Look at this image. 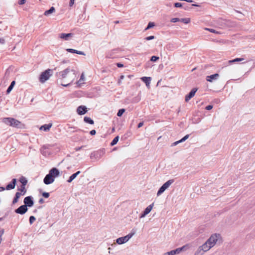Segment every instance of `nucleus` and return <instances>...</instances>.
Returning <instances> with one entry per match:
<instances>
[{
  "instance_id": "f257e3e1",
  "label": "nucleus",
  "mask_w": 255,
  "mask_h": 255,
  "mask_svg": "<svg viewBox=\"0 0 255 255\" xmlns=\"http://www.w3.org/2000/svg\"><path fill=\"white\" fill-rule=\"evenodd\" d=\"M56 76L57 82L62 86L66 87L75 80L76 74L75 70L67 68L63 71L56 73Z\"/></svg>"
},
{
  "instance_id": "f03ea898",
  "label": "nucleus",
  "mask_w": 255,
  "mask_h": 255,
  "mask_svg": "<svg viewBox=\"0 0 255 255\" xmlns=\"http://www.w3.org/2000/svg\"><path fill=\"white\" fill-rule=\"evenodd\" d=\"M2 122L8 126L16 128H22L23 126L20 121L13 118H4Z\"/></svg>"
},
{
  "instance_id": "7ed1b4c3",
  "label": "nucleus",
  "mask_w": 255,
  "mask_h": 255,
  "mask_svg": "<svg viewBox=\"0 0 255 255\" xmlns=\"http://www.w3.org/2000/svg\"><path fill=\"white\" fill-rule=\"evenodd\" d=\"M212 248L206 241L203 245L197 249L194 255H203L204 253L208 251Z\"/></svg>"
},
{
  "instance_id": "20e7f679",
  "label": "nucleus",
  "mask_w": 255,
  "mask_h": 255,
  "mask_svg": "<svg viewBox=\"0 0 255 255\" xmlns=\"http://www.w3.org/2000/svg\"><path fill=\"white\" fill-rule=\"evenodd\" d=\"M136 233V230L132 229L131 232L125 237L119 238L116 240V243L119 245H122L127 243Z\"/></svg>"
},
{
  "instance_id": "39448f33",
  "label": "nucleus",
  "mask_w": 255,
  "mask_h": 255,
  "mask_svg": "<svg viewBox=\"0 0 255 255\" xmlns=\"http://www.w3.org/2000/svg\"><path fill=\"white\" fill-rule=\"evenodd\" d=\"M105 153V149H101L92 152L90 154V158L93 161H97Z\"/></svg>"
},
{
  "instance_id": "423d86ee",
  "label": "nucleus",
  "mask_w": 255,
  "mask_h": 255,
  "mask_svg": "<svg viewBox=\"0 0 255 255\" xmlns=\"http://www.w3.org/2000/svg\"><path fill=\"white\" fill-rule=\"evenodd\" d=\"M52 70L51 69H48L43 72L40 75L39 77V81L40 82L44 83L52 75Z\"/></svg>"
},
{
  "instance_id": "0eeeda50",
  "label": "nucleus",
  "mask_w": 255,
  "mask_h": 255,
  "mask_svg": "<svg viewBox=\"0 0 255 255\" xmlns=\"http://www.w3.org/2000/svg\"><path fill=\"white\" fill-rule=\"evenodd\" d=\"M174 181V179H170L168 180L164 183L157 191V195L159 196L163 193L166 189H167Z\"/></svg>"
},
{
  "instance_id": "6e6552de",
  "label": "nucleus",
  "mask_w": 255,
  "mask_h": 255,
  "mask_svg": "<svg viewBox=\"0 0 255 255\" xmlns=\"http://www.w3.org/2000/svg\"><path fill=\"white\" fill-rule=\"evenodd\" d=\"M220 238V235L215 234L212 235L207 241L208 244H209L212 247H213L216 244L219 238Z\"/></svg>"
},
{
  "instance_id": "1a4fd4ad",
  "label": "nucleus",
  "mask_w": 255,
  "mask_h": 255,
  "mask_svg": "<svg viewBox=\"0 0 255 255\" xmlns=\"http://www.w3.org/2000/svg\"><path fill=\"white\" fill-rule=\"evenodd\" d=\"M24 205L27 208L31 207L34 205V201L33 197L31 196H28L24 199L23 200Z\"/></svg>"
},
{
  "instance_id": "9d476101",
  "label": "nucleus",
  "mask_w": 255,
  "mask_h": 255,
  "mask_svg": "<svg viewBox=\"0 0 255 255\" xmlns=\"http://www.w3.org/2000/svg\"><path fill=\"white\" fill-rule=\"evenodd\" d=\"M139 97H128L125 100V103L127 104L130 103H137L140 101Z\"/></svg>"
},
{
  "instance_id": "9b49d317",
  "label": "nucleus",
  "mask_w": 255,
  "mask_h": 255,
  "mask_svg": "<svg viewBox=\"0 0 255 255\" xmlns=\"http://www.w3.org/2000/svg\"><path fill=\"white\" fill-rule=\"evenodd\" d=\"M28 211V208H27L24 205H21L18 208L14 210V212L16 214L23 215Z\"/></svg>"
},
{
  "instance_id": "f8f14e48",
  "label": "nucleus",
  "mask_w": 255,
  "mask_h": 255,
  "mask_svg": "<svg viewBox=\"0 0 255 255\" xmlns=\"http://www.w3.org/2000/svg\"><path fill=\"white\" fill-rule=\"evenodd\" d=\"M54 181V177H52V175L49 174V173L47 174L45 177H44L43 179V182L44 184L46 185H48L52 183Z\"/></svg>"
},
{
  "instance_id": "ddd939ff",
  "label": "nucleus",
  "mask_w": 255,
  "mask_h": 255,
  "mask_svg": "<svg viewBox=\"0 0 255 255\" xmlns=\"http://www.w3.org/2000/svg\"><path fill=\"white\" fill-rule=\"evenodd\" d=\"M88 112L87 108L85 106H80L77 109V113L79 115H83Z\"/></svg>"
},
{
  "instance_id": "4468645a",
  "label": "nucleus",
  "mask_w": 255,
  "mask_h": 255,
  "mask_svg": "<svg viewBox=\"0 0 255 255\" xmlns=\"http://www.w3.org/2000/svg\"><path fill=\"white\" fill-rule=\"evenodd\" d=\"M73 36V34L71 33H61L59 34L58 37L63 39L64 40H68L70 39V38H71Z\"/></svg>"
},
{
  "instance_id": "2eb2a0df",
  "label": "nucleus",
  "mask_w": 255,
  "mask_h": 255,
  "mask_svg": "<svg viewBox=\"0 0 255 255\" xmlns=\"http://www.w3.org/2000/svg\"><path fill=\"white\" fill-rule=\"evenodd\" d=\"M16 183V179H15V178L12 179L11 181L6 186L5 189L6 190H10L11 189H13L15 187Z\"/></svg>"
},
{
  "instance_id": "dca6fc26",
  "label": "nucleus",
  "mask_w": 255,
  "mask_h": 255,
  "mask_svg": "<svg viewBox=\"0 0 255 255\" xmlns=\"http://www.w3.org/2000/svg\"><path fill=\"white\" fill-rule=\"evenodd\" d=\"M49 174L52 175V176L54 177V178H55V177H57L59 175L60 173L59 171L57 168L53 167L50 169V170L49 172Z\"/></svg>"
},
{
  "instance_id": "f3484780",
  "label": "nucleus",
  "mask_w": 255,
  "mask_h": 255,
  "mask_svg": "<svg viewBox=\"0 0 255 255\" xmlns=\"http://www.w3.org/2000/svg\"><path fill=\"white\" fill-rule=\"evenodd\" d=\"M52 126V124L51 123H49L48 124H45V125L41 126V127L39 129H40V130H41L47 131L51 128Z\"/></svg>"
},
{
  "instance_id": "a211bd4d",
  "label": "nucleus",
  "mask_w": 255,
  "mask_h": 255,
  "mask_svg": "<svg viewBox=\"0 0 255 255\" xmlns=\"http://www.w3.org/2000/svg\"><path fill=\"white\" fill-rule=\"evenodd\" d=\"M141 80H142V81H143V82H144L146 84V86L147 87H149V85H150V82H151V77H142L141 78Z\"/></svg>"
},
{
  "instance_id": "6ab92c4d",
  "label": "nucleus",
  "mask_w": 255,
  "mask_h": 255,
  "mask_svg": "<svg viewBox=\"0 0 255 255\" xmlns=\"http://www.w3.org/2000/svg\"><path fill=\"white\" fill-rule=\"evenodd\" d=\"M20 196L21 194L19 193V192H16L12 202V205H14L18 202V199L20 198Z\"/></svg>"
},
{
  "instance_id": "aec40b11",
  "label": "nucleus",
  "mask_w": 255,
  "mask_h": 255,
  "mask_svg": "<svg viewBox=\"0 0 255 255\" xmlns=\"http://www.w3.org/2000/svg\"><path fill=\"white\" fill-rule=\"evenodd\" d=\"M219 76L218 74H215L207 77V80L209 82H212L214 80L217 79Z\"/></svg>"
},
{
  "instance_id": "412c9836",
  "label": "nucleus",
  "mask_w": 255,
  "mask_h": 255,
  "mask_svg": "<svg viewBox=\"0 0 255 255\" xmlns=\"http://www.w3.org/2000/svg\"><path fill=\"white\" fill-rule=\"evenodd\" d=\"M66 51L69 52H70V53H76V54H78L79 55H85V53L83 51H78L77 50L73 49L68 48V49H66Z\"/></svg>"
},
{
  "instance_id": "4be33fe9",
  "label": "nucleus",
  "mask_w": 255,
  "mask_h": 255,
  "mask_svg": "<svg viewBox=\"0 0 255 255\" xmlns=\"http://www.w3.org/2000/svg\"><path fill=\"white\" fill-rule=\"evenodd\" d=\"M80 173L81 172L80 171H78L76 173L72 174L67 180V182L71 183Z\"/></svg>"
},
{
  "instance_id": "5701e85b",
  "label": "nucleus",
  "mask_w": 255,
  "mask_h": 255,
  "mask_svg": "<svg viewBox=\"0 0 255 255\" xmlns=\"http://www.w3.org/2000/svg\"><path fill=\"white\" fill-rule=\"evenodd\" d=\"M17 190L21 194V196L24 195L27 191L25 186H22V185H20V187L17 188Z\"/></svg>"
},
{
  "instance_id": "b1692460",
  "label": "nucleus",
  "mask_w": 255,
  "mask_h": 255,
  "mask_svg": "<svg viewBox=\"0 0 255 255\" xmlns=\"http://www.w3.org/2000/svg\"><path fill=\"white\" fill-rule=\"evenodd\" d=\"M85 81V77L84 74L83 73L80 77V79L77 82L76 84L78 86H81L82 84H84V82Z\"/></svg>"
},
{
  "instance_id": "393cba45",
  "label": "nucleus",
  "mask_w": 255,
  "mask_h": 255,
  "mask_svg": "<svg viewBox=\"0 0 255 255\" xmlns=\"http://www.w3.org/2000/svg\"><path fill=\"white\" fill-rule=\"evenodd\" d=\"M153 205L154 204L152 203L150 205H149L148 206H147L145 209V210H144L143 212L144 213V214H145L146 215L149 214L150 211H151L152 208H153Z\"/></svg>"
},
{
  "instance_id": "a878e982",
  "label": "nucleus",
  "mask_w": 255,
  "mask_h": 255,
  "mask_svg": "<svg viewBox=\"0 0 255 255\" xmlns=\"http://www.w3.org/2000/svg\"><path fill=\"white\" fill-rule=\"evenodd\" d=\"M179 254V251L177 249H176L175 250H172L170 252H168L165 253L163 255H175Z\"/></svg>"
},
{
  "instance_id": "bb28decb",
  "label": "nucleus",
  "mask_w": 255,
  "mask_h": 255,
  "mask_svg": "<svg viewBox=\"0 0 255 255\" xmlns=\"http://www.w3.org/2000/svg\"><path fill=\"white\" fill-rule=\"evenodd\" d=\"M83 120L85 123L89 124L90 125H93L94 124V121L88 117H85Z\"/></svg>"
},
{
  "instance_id": "cd10ccee",
  "label": "nucleus",
  "mask_w": 255,
  "mask_h": 255,
  "mask_svg": "<svg viewBox=\"0 0 255 255\" xmlns=\"http://www.w3.org/2000/svg\"><path fill=\"white\" fill-rule=\"evenodd\" d=\"M55 8L53 6H52V7H50V8L49 10H46L44 12V14L45 16H48L49 14H50L52 13L53 12H55Z\"/></svg>"
},
{
  "instance_id": "c85d7f7f",
  "label": "nucleus",
  "mask_w": 255,
  "mask_h": 255,
  "mask_svg": "<svg viewBox=\"0 0 255 255\" xmlns=\"http://www.w3.org/2000/svg\"><path fill=\"white\" fill-rule=\"evenodd\" d=\"M19 181H20V182L21 183V185L22 186H25L27 184V179H26V178H25L23 176H21L20 178H19Z\"/></svg>"
},
{
  "instance_id": "c756f323",
  "label": "nucleus",
  "mask_w": 255,
  "mask_h": 255,
  "mask_svg": "<svg viewBox=\"0 0 255 255\" xmlns=\"http://www.w3.org/2000/svg\"><path fill=\"white\" fill-rule=\"evenodd\" d=\"M244 60V58H237L233 60H231L228 61V63L230 64H232L233 63L237 62H241Z\"/></svg>"
},
{
  "instance_id": "7c9ffc66",
  "label": "nucleus",
  "mask_w": 255,
  "mask_h": 255,
  "mask_svg": "<svg viewBox=\"0 0 255 255\" xmlns=\"http://www.w3.org/2000/svg\"><path fill=\"white\" fill-rule=\"evenodd\" d=\"M180 21L182 22L185 24H187L190 22V19L189 18H184L180 19Z\"/></svg>"
},
{
  "instance_id": "2f4dec72",
  "label": "nucleus",
  "mask_w": 255,
  "mask_h": 255,
  "mask_svg": "<svg viewBox=\"0 0 255 255\" xmlns=\"http://www.w3.org/2000/svg\"><path fill=\"white\" fill-rule=\"evenodd\" d=\"M197 91V88H193L187 96H194Z\"/></svg>"
},
{
  "instance_id": "473e14b6",
  "label": "nucleus",
  "mask_w": 255,
  "mask_h": 255,
  "mask_svg": "<svg viewBox=\"0 0 255 255\" xmlns=\"http://www.w3.org/2000/svg\"><path fill=\"white\" fill-rule=\"evenodd\" d=\"M205 30H208L212 33H214L216 34H220V32L219 31H216V30L212 29V28H205Z\"/></svg>"
},
{
  "instance_id": "72a5a7b5",
  "label": "nucleus",
  "mask_w": 255,
  "mask_h": 255,
  "mask_svg": "<svg viewBox=\"0 0 255 255\" xmlns=\"http://www.w3.org/2000/svg\"><path fill=\"white\" fill-rule=\"evenodd\" d=\"M187 248H188V245H186L182 246L181 248H177V249L179 251V253L180 254L182 251L186 250L187 249Z\"/></svg>"
},
{
  "instance_id": "f704fd0d",
  "label": "nucleus",
  "mask_w": 255,
  "mask_h": 255,
  "mask_svg": "<svg viewBox=\"0 0 255 255\" xmlns=\"http://www.w3.org/2000/svg\"><path fill=\"white\" fill-rule=\"evenodd\" d=\"M125 112V109H120L118 111V112L117 113V116L118 117H121Z\"/></svg>"
},
{
  "instance_id": "c9c22d12",
  "label": "nucleus",
  "mask_w": 255,
  "mask_h": 255,
  "mask_svg": "<svg viewBox=\"0 0 255 255\" xmlns=\"http://www.w3.org/2000/svg\"><path fill=\"white\" fill-rule=\"evenodd\" d=\"M36 220V218L34 216H31L30 217H29V224L30 225L32 224L33 223V222Z\"/></svg>"
},
{
  "instance_id": "e433bc0d",
  "label": "nucleus",
  "mask_w": 255,
  "mask_h": 255,
  "mask_svg": "<svg viewBox=\"0 0 255 255\" xmlns=\"http://www.w3.org/2000/svg\"><path fill=\"white\" fill-rule=\"evenodd\" d=\"M154 26V23L153 22H149L147 25V26L146 27V28H145V30H146L150 28L153 27Z\"/></svg>"
},
{
  "instance_id": "4c0bfd02",
  "label": "nucleus",
  "mask_w": 255,
  "mask_h": 255,
  "mask_svg": "<svg viewBox=\"0 0 255 255\" xmlns=\"http://www.w3.org/2000/svg\"><path fill=\"white\" fill-rule=\"evenodd\" d=\"M119 136L118 135L113 139V145L116 144L119 141Z\"/></svg>"
},
{
  "instance_id": "58836bf2",
  "label": "nucleus",
  "mask_w": 255,
  "mask_h": 255,
  "mask_svg": "<svg viewBox=\"0 0 255 255\" xmlns=\"http://www.w3.org/2000/svg\"><path fill=\"white\" fill-rule=\"evenodd\" d=\"M159 59V57H157V56H152L151 57V59H150V60L152 62H155L157 60H158Z\"/></svg>"
},
{
  "instance_id": "ea45409f",
  "label": "nucleus",
  "mask_w": 255,
  "mask_h": 255,
  "mask_svg": "<svg viewBox=\"0 0 255 255\" xmlns=\"http://www.w3.org/2000/svg\"><path fill=\"white\" fill-rule=\"evenodd\" d=\"M189 137V134H187L185 136H184L183 138H182L181 139H180V141L181 142L185 141L186 139H187Z\"/></svg>"
},
{
  "instance_id": "a19ab883",
  "label": "nucleus",
  "mask_w": 255,
  "mask_h": 255,
  "mask_svg": "<svg viewBox=\"0 0 255 255\" xmlns=\"http://www.w3.org/2000/svg\"><path fill=\"white\" fill-rule=\"evenodd\" d=\"M189 137V134H187L185 136H184L183 138H182L181 139H180V141L181 142L185 141L186 139H187Z\"/></svg>"
},
{
  "instance_id": "79ce46f5",
  "label": "nucleus",
  "mask_w": 255,
  "mask_h": 255,
  "mask_svg": "<svg viewBox=\"0 0 255 255\" xmlns=\"http://www.w3.org/2000/svg\"><path fill=\"white\" fill-rule=\"evenodd\" d=\"M42 195L43 197L48 198L49 197L50 194L48 192H44L42 193Z\"/></svg>"
},
{
  "instance_id": "37998d69",
  "label": "nucleus",
  "mask_w": 255,
  "mask_h": 255,
  "mask_svg": "<svg viewBox=\"0 0 255 255\" xmlns=\"http://www.w3.org/2000/svg\"><path fill=\"white\" fill-rule=\"evenodd\" d=\"M3 233H4V229H1L0 230V244L1 243V242L2 241L1 237L3 235Z\"/></svg>"
},
{
  "instance_id": "c03bdc74",
  "label": "nucleus",
  "mask_w": 255,
  "mask_h": 255,
  "mask_svg": "<svg viewBox=\"0 0 255 255\" xmlns=\"http://www.w3.org/2000/svg\"><path fill=\"white\" fill-rule=\"evenodd\" d=\"M170 21L171 22H176L177 21H180V18H173L171 19Z\"/></svg>"
},
{
  "instance_id": "a18cd8bd",
  "label": "nucleus",
  "mask_w": 255,
  "mask_h": 255,
  "mask_svg": "<svg viewBox=\"0 0 255 255\" xmlns=\"http://www.w3.org/2000/svg\"><path fill=\"white\" fill-rule=\"evenodd\" d=\"M154 38V36L152 35V36H147L145 38V39L146 40H152Z\"/></svg>"
},
{
  "instance_id": "49530a36",
  "label": "nucleus",
  "mask_w": 255,
  "mask_h": 255,
  "mask_svg": "<svg viewBox=\"0 0 255 255\" xmlns=\"http://www.w3.org/2000/svg\"><path fill=\"white\" fill-rule=\"evenodd\" d=\"M174 6L176 7H180L182 6V3L180 2H176L174 3Z\"/></svg>"
},
{
  "instance_id": "de8ad7c7",
  "label": "nucleus",
  "mask_w": 255,
  "mask_h": 255,
  "mask_svg": "<svg viewBox=\"0 0 255 255\" xmlns=\"http://www.w3.org/2000/svg\"><path fill=\"white\" fill-rule=\"evenodd\" d=\"M180 143H181V141L179 140H178V141H176L173 143H172L171 144V146H176V145H177L178 144Z\"/></svg>"
},
{
  "instance_id": "09e8293b",
  "label": "nucleus",
  "mask_w": 255,
  "mask_h": 255,
  "mask_svg": "<svg viewBox=\"0 0 255 255\" xmlns=\"http://www.w3.org/2000/svg\"><path fill=\"white\" fill-rule=\"evenodd\" d=\"M12 88V86H9L6 90V94H9V93L11 91Z\"/></svg>"
},
{
  "instance_id": "8fccbe9b",
  "label": "nucleus",
  "mask_w": 255,
  "mask_h": 255,
  "mask_svg": "<svg viewBox=\"0 0 255 255\" xmlns=\"http://www.w3.org/2000/svg\"><path fill=\"white\" fill-rule=\"evenodd\" d=\"M124 75H121V77H120V79L119 80L118 83L119 85L121 84L122 83V80H123L124 78Z\"/></svg>"
},
{
  "instance_id": "3c124183",
  "label": "nucleus",
  "mask_w": 255,
  "mask_h": 255,
  "mask_svg": "<svg viewBox=\"0 0 255 255\" xmlns=\"http://www.w3.org/2000/svg\"><path fill=\"white\" fill-rule=\"evenodd\" d=\"M213 108V106L211 105H209L206 107L205 109L207 110H210Z\"/></svg>"
},
{
  "instance_id": "603ef678",
  "label": "nucleus",
  "mask_w": 255,
  "mask_h": 255,
  "mask_svg": "<svg viewBox=\"0 0 255 255\" xmlns=\"http://www.w3.org/2000/svg\"><path fill=\"white\" fill-rule=\"evenodd\" d=\"M96 133V131L95 129H93L90 131V134L91 135H94Z\"/></svg>"
},
{
  "instance_id": "864d4df0",
  "label": "nucleus",
  "mask_w": 255,
  "mask_h": 255,
  "mask_svg": "<svg viewBox=\"0 0 255 255\" xmlns=\"http://www.w3.org/2000/svg\"><path fill=\"white\" fill-rule=\"evenodd\" d=\"M26 2V0H19L18 1V3L20 5L23 4Z\"/></svg>"
},
{
  "instance_id": "5fc2aeb1",
  "label": "nucleus",
  "mask_w": 255,
  "mask_h": 255,
  "mask_svg": "<svg viewBox=\"0 0 255 255\" xmlns=\"http://www.w3.org/2000/svg\"><path fill=\"white\" fill-rule=\"evenodd\" d=\"M193 97H185V102H188Z\"/></svg>"
},
{
  "instance_id": "6e6d98bb",
  "label": "nucleus",
  "mask_w": 255,
  "mask_h": 255,
  "mask_svg": "<svg viewBox=\"0 0 255 255\" xmlns=\"http://www.w3.org/2000/svg\"><path fill=\"white\" fill-rule=\"evenodd\" d=\"M75 0H70L69 2V6H72L74 3Z\"/></svg>"
},
{
  "instance_id": "4d7b16f0",
  "label": "nucleus",
  "mask_w": 255,
  "mask_h": 255,
  "mask_svg": "<svg viewBox=\"0 0 255 255\" xmlns=\"http://www.w3.org/2000/svg\"><path fill=\"white\" fill-rule=\"evenodd\" d=\"M83 147H84V146H80V147H76L75 149V150H76V151H79V150H81V149H82V148H83Z\"/></svg>"
},
{
  "instance_id": "13d9d810",
  "label": "nucleus",
  "mask_w": 255,
  "mask_h": 255,
  "mask_svg": "<svg viewBox=\"0 0 255 255\" xmlns=\"http://www.w3.org/2000/svg\"><path fill=\"white\" fill-rule=\"evenodd\" d=\"M38 202L40 204H43L44 202V199L43 198L39 199Z\"/></svg>"
},
{
  "instance_id": "bf43d9fd",
  "label": "nucleus",
  "mask_w": 255,
  "mask_h": 255,
  "mask_svg": "<svg viewBox=\"0 0 255 255\" xmlns=\"http://www.w3.org/2000/svg\"><path fill=\"white\" fill-rule=\"evenodd\" d=\"M117 65L119 68H121V67H124V65L123 64H122V63H117Z\"/></svg>"
},
{
  "instance_id": "052dcab7",
  "label": "nucleus",
  "mask_w": 255,
  "mask_h": 255,
  "mask_svg": "<svg viewBox=\"0 0 255 255\" xmlns=\"http://www.w3.org/2000/svg\"><path fill=\"white\" fill-rule=\"evenodd\" d=\"M143 125V122L139 123L137 125V128H140Z\"/></svg>"
},
{
  "instance_id": "680f3d73",
  "label": "nucleus",
  "mask_w": 255,
  "mask_h": 255,
  "mask_svg": "<svg viewBox=\"0 0 255 255\" xmlns=\"http://www.w3.org/2000/svg\"><path fill=\"white\" fill-rule=\"evenodd\" d=\"M146 215L143 212L140 215V218L144 217Z\"/></svg>"
},
{
  "instance_id": "e2e57ef3",
  "label": "nucleus",
  "mask_w": 255,
  "mask_h": 255,
  "mask_svg": "<svg viewBox=\"0 0 255 255\" xmlns=\"http://www.w3.org/2000/svg\"><path fill=\"white\" fill-rule=\"evenodd\" d=\"M28 97H23V100H25V102H27L28 100Z\"/></svg>"
},
{
  "instance_id": "0e129e2a",
  "label": "nucleus",
  "mask_w": 255,
  "mask_h": 255,
  "mask_svg": "<svg viewBox=\"0 0 255 255\" xmlns=\"http://www.w3.org/2000/svg\"><path fill=\"white\" fill-rule=\"evenodd\" d=\"M4 190H5V188H4L3 187H0V192L3 191Z\"/></svg>"
},
{
  "instance_id": "69168bd1",
  "label": "nucleus",
  "mask_w": 255,
  "mask_h": 255,
  "mask_svg": "<svg viewBox=\"0 0 255 255\" xmlns=\"http://www.w3.org/2000/svg\"><path fill=\"white\" fill-rule=\"evenodd\" d=\"M7 215V214H5V216L3 217L0 218V222L3 220L4 218Z\"/></svg>"
},
{
  "instance_id": "338daca9",
  "label": "nucleus",
  "mask_w": 255,
  "mask_h": 255,
  "mask_svg": "<svg viewBox=\"0 0 255 255\" xmlns=\"http://www.w3.org/2000/svg\"><path fill=\"white\" fill-rule=\"evenodd\" d=\"M15 81H13L11 83V84H10V86H12V87H13L14 85H15Z\"/></svg>"
},
{
  "instance_id": "774afa93",
  "label": "nucleus",
  "mask_w": 255,
  "mask_h": 255,
  "mask_svg": "<svg viewBox=\"0 0 255 255\" xmlns=\"http://www.w3.org/2000/svg\"><path fill=\"white\" fill-rule=\"evenodd\" d=\"M192 6H199L200 5L197 4H192Z\"/></svg>"
}]
</instances>
